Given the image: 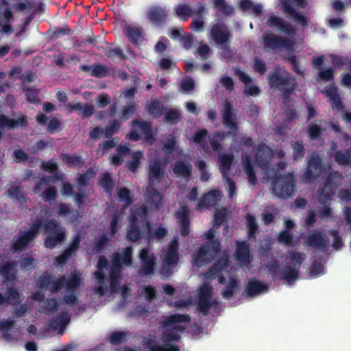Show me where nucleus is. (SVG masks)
<instances>
[{"mask_svg":"<svg viewBox=\"0 0 351 351\" xmlns=\"http://www.w3.org/2000/svg\"><path fill=\"white\" fill-rule=\"evenodd\" d=\"M8 195L12 198L17 199L22 202L25 199V196L21 193L20 186L17 184H13L8 190Z\"/></svg>","mask_w":351,"mask_h":351,"instance_id":"obj_48","label":"nucleus"},{"mask_svg":"<svg viewBox=\"0 0 351 351\" xmlns=\"http://www.w3.org/2000/svg\"><path fill=\"white\" fill-rule=\"evenodd\" d=\"M215 278H218L219 283L225 286L222 291L223 298H228L239 290V282L229 269L226 255H223L219 258L217 263H215L212 269L203 275L204 285L199 289L196 300L197 308L203 313L215 304V300H212V289L209 286L210 281Z\"/></svg>","mask_w":351,"mask_h":351,"instance_id":"obj_2","label":"nucleus"},{"mask_svg":"<svg viewBox=\"0 0 351 351\" xmlns=\"http://www.w3.org/2000/svg\"><path fill=\"white\" fill-rule=\"evenodd\" d=\"M129 147L126 145H119L117 147V154L112 156L111 159V164L113 165H119L123 160L125 154L129 152Z\"/></svg>","mask_w":351,"mask_h":351,"instance_id":"obj_42","label":"nucleus"},{"mask_svg":"<svg viewBox=\"0 0 351 351\" xmlns=\"http://www.w3.org/2000/svg\"><path fill=\"white\" fill-rule=\"evenodd\" d=\"M120 124L118 121H114L105 130L106 137H110L113 135L119 130Z\"/></svg>","mask_w":351,"mask_h":351,"instance_id":"obj_62","label":"nucleus"},{"mask_svg":"<svg viewBox=\"0 0 351 351\" xmlns=\"http://www.w3.org/2000/svg\"><path fill=\"white\" fill-rule=\"evenodd\" d=\"M214 4L218 12L223 14L228 15L232 13V8L228 4L225 0H215Z\"/></svg>","mask_w":351,"mask_h":351,"instance_id":"obj_46","label":"nucleus"},{"mask_svg":"<svg viewBox=\"0 0 351 351\" xmlns=\"http://www.w3.org/2000/svg\"><path fill=\"white\" fill-rule=\"evenodd\" d=\"M241 8L245 11L252 12L256 16H259L263 11V6L258 3H254L250 0H241Z\"/></svg>","mask_w":351,"mask_h":351,"instance_id":"obj_40","label":"nucleus"},{"mask_svg":"<svg viewBox=\"0 0 351 351\" xmlns=\"http://www.w3.org/2000/svg\"><path fill=\"white\" fill-rule=\"evenodd\" d=\"M9 0L0 1V28L3 33L11 32V21L13 19V14L10 10Z\"/></svg>","mask_w":351,"mask_h":351,"instance_id":"obj_22","label":"nucleus"},{"mask_svg":"<svg viewBox=\"0 0 351 351\" xmlns=\"http://www.w3.org/2000/svg\"><path fill=\"white\" fill-rule=\"evenodd\" d=\"M335 159L341 165L351 164V149L347 152H339L336 154Z\"/></svg>","mask_w":351,"mask_h":351,"instance_id":"obj_47","label":"nucleus"},{"mask_svg":"<svg viewBox=\"0 0 351 351\" xmlns=\"http://www.w3.org/2000/svg\"><path fill=\"white\" fill-rule=\"evenodd\" d=\"M0 331L3 333V337L8 341L17 339L19 336V332L16 330L12 321H3L0 322Z\"/></svg>","mask_w":351,"mask_h":351,"instance_id":"obj_30","label":"nucleus"},{"mask_svg":"<svg viewBox=\"0 0 351 351\" xmlns=\"http://www.w3.org/2000/svg\"><path fill=\"white\" fill-rule=\"evenodd\" d=\"M147 16L150 21L158 24L165 20L167 14L161 8H153L149 11Z\"/></svg>","mask_w":351,"mask_h":351,"instance_id":"obj_39","label":"nucleus"},{"mask_svg":"<svg viewBox=\"0 0 351 351\" xmlns=\"http://www.w3.org/2000/svg\"><path fill=\"white\" fill-rule=\"evenodd\" d=\"M80 274L79 272H73L68 277H62L57 279L49 275L45 274L41 276L36 282V287L38 291L33 293L32 300L43 304L41 307L46 312L53 311L56 308H61L62 302L58 303L53 299L44 301V293L49 291L51 293L56 292L59 290H64V302L69 306L76 304L77 298L76 291L80 287L81 282Z\"/></svg>","mask_w":351,"mask_h":351,"instance_id":"obj_1","label":"nucleus"},{"mask_svg":"<svg viewBox=\"0 0 351 351\" xmlns=\"http://www.w3.org/2000/svg\"><path fill=\"white\" fill-rule=\"evenodd\" d=\"M189 210L185 205H180V208L176 213L177 218L179 220L181 228V232L183 236H186L189 232Z\"/></svg>","mask_w":351,"mask_h":351,"instance_id":"obj_31","label":"nucleus"},{"mask_svg":"<svg viewBox=\"0 0 351 351\" xmlns=\"http://www.w3.org/2000/svg\"><path fill=\"white\" fill-rule=\"evenodd\" d=\"M246 224L249 230V237H251L254 235L257 228V225L253 216L250 215L246 216Z\"/></svg>","mask_w":351,"mask_h":351,"instance_id":"obj_56","label":"nucleus"},{"mask_svg":"<svg viewBox=\"0 0 351 351\" xmlns=\"http://www.w3.org/2000/svg\"><path fill=\"white\" fill-rule=\"evenodd\" d=\"M43 169L45 171H49L51 173L54 174V178L51 182H55L56 180L59 179L60 176H58L56 170H57V165L53 162L49 161L43 164Z\"/></svg>","mask_w":351,"mask_h":351,"instance_id":"obj_55","label":"nucleus"},{"mask_svg":"<svg viewBox=\"0 0 351 351\" xmlns=\"http://www.w3.org/2000/svg\"><path fill=\"white\" fill-rule=\"evenodd\" d=\"M101 186L106 191L112 190L113 185L111 177L109 173H104L99 181Z\"/></svg>","mask_w":351,"mask_h":351,"instance_id":"obj_54","label":"nucleus"},{"mask_svg":"<svg viewBox=\"0 0 351 351\" xmlns=\"http://www.w3.org/2000/svg\"><path fill=\"white\" fill-rule=\"evenodd\" d=\"M132 253L131 247L117 253L113 258L110 267L105 258H99L97 271L95 273V280L98 285L93 289L95 297L100 298L108 291L112 293L118 290L121 279V264L130 266Z\"/></svg>","mask_w":351,"mask_h":351,"instance_id":"obj_3","label":"nucleus"},{"mask_svg":"<svg viewBox=\"0 0 351 351\" xmlns=\"http://www.w3.org/2000/svg\"><path fill=\"white\" fill-rule=\"evenodd\" d=\"M80 238L78 235H77L73 239L69 249L66 250L63 254L57 258L56 263L58 265L64 263L71 256V254L77 250L80 244Z\"/></svg>","mask_w":351,"mask_h":351,"instance_id":"obj_38","label":"nucleus"},{"mask_svg":"<svg viewBox=\"0 0 351 351\" xmlns=\"http://www.w3.org/2000/svg\"><path fill=\"white\" fill-rule=\"evenodd\" d=\"M323 93L329 98L331 106L333 109H336L337 110H341L343 108V105L340 97L337 93V88L333 85H330L326 87L324 90Z\"/></svg>","mask_w":351,"mask_h":351,"instance_id":"obj_33","label":"nucleus"},{"mask_svg":"<svg viewBox=\"0 0 351 351\" xmlns=\"http://www.w3.org/2000/svg\"><path fill=\"white\" fill-rule=\"evenodd\" d=\"M43 223L41 220L38 219L32 224L29 230L19 232V235L13 240V250L18 251L25 249L37 235Z\"/></svg>","mask_w":351,"mask_h":351,"instance_id":"obj_16","label":"nucleus"},{"mask_svg":"<svg viewBox=\"0 0 351 351\" xmlns=\"http://www.w3.org/2000/svg\"><path fill=\"white\" fill-rule=\"evenodd\" d=\"M63 160L65 163L71 166H77L82 163V160L79 156L65 155L63 156Z\"/></svg>","mask_w":351,"mask_h":351,"instance_id":"obj_58","label":"nucleus"},{"mask_svg":"<svg viewBox=\"0 0 351 351\" xmlns=\"http://www.w3.org/2000/svg\"><path fill=\"white\" fill-rule=\"evenodd\" d=\"M125 32L128 38L134 43L139 41L142 36L141 30L136 27L132 25H128L125 27Z\"/></svg>","mask_w":351,"mask_h":351,"instance_id":"obj_43","label":"nucleus"},{"mask_svg":"<svg viewBox=\"0 0 351 351\" xmlns=\"http://www.w3.org/2000/svg\"><path fill=\"white\" fill-rule=\"evenodd\" d=\"M178 240L173 239L163 250L161 255L162 260V274L164 276H169L171 274L170 269L173 268L178 263Z\"/></svg>","mask_w":351,"mask_h":351,"instance_id":"obj_13","label":"nucleus"},{"mask_svg":"<svg viewBox=\"0 0 351 351\" xmlns=\"http://www.w3.org/2000/svg\"><path fill=\"white\" fill-rule=\"evenodd\" d=\"M225 136V134L223 132H221L215 133L211 138H209L210 144L214 151L217 152L221 149V146L220 144L219 143V141H223Z\"/></svg>","mask_w":351,"mask_h":351,"instance_id":"obj_51","label":"nucleus"},{"mask_svg":"<svg viewBox=\"0 0 351 351\" xmlns=\"http://www.w3.org/2000/svg\"><path fill=\"white\" fill-rule=\"evenodd\" d=\"M147 210L143 205L132 209L126 234L128 240L136 241L145 237L150 241L155 239L160 240L167 234V229L162 226H151L147 221Z\"/></svg>","mask_w":351,"mask_h":351,"instance_id":"obj_5","label":"nucleus"},{"mask_svg":"<svg viewBox=\"0 0 351 351\" xmlns=\"http://www.w3.org/2000/svg\"><path fill=\"white\" fill-rule=\"evenodd\" d=\"M282 9L295 22L306 25L307 20L305 16L297 12V9L305 8L307 5L306 0H281Z\"/></svg>","mask_w":351,"mask_h":351,"instance_id":"obj_17","label":"nucleus"},{"mask_svg":"<svg viewBox=\"0 0 351 351\" xmlns=\"http://www.w3.org/2000/svg\"><path fill=\"white\" fill-rule=\"evenodd\" d=\"M328 170L322 166L321 160L317 156L312 155L308 160V167L303 176V180L305 182H309L314 178L326 174Z\"/></svg>","mask_w":351,"mask_h":351,"instance_id":"obj_19","label":"nucleus"},{"mask_svg":"<svg viewBox=\"0 0 351 351\" xmlns=\"http://www.w3.org/2000/svg\"><path fill=\"white\" fill-rule=\"evenodd\" d=\"M143 158V154L141 152H136L132 154L131 160L128 162V167L132 171H135L138 168L141 160Z\"/></svg>","mask_w":351,"mask_h":351,"instance_id":"obj_45","label":"nucleus"},{"mask_svg":"<svg viewBox=\"0 0 351 351\" xmlns=\"http://www.w3.org/2000/svg\"><path fill=\"white\" fill-rule=\"evenodd\" d=\"M272 191L276 196L282 198L293 195L295 191L293 174L277 177L272 183Z\"/></svg>","mask_w":351,"mask_h":351,"instance_id":"obj_14","label":"nucleus"},{"mask_svg":"<svg viewBox=\"0 0 351 351\" xmlns=\"http://www.w3.org/2000/svg\"><path fill=\"white\" fill-rule=\"evenodd\" d=\"M267 24L269 27L285 33L289 38H278L273 34H268L264 36V45L269 49H281L291 51L294 49L296 46V42L294 38V28L282 19L277 16H271Z\"/></svg>","mask_w":351,"mask_h":351,"instance_id":"obj_8","label":"nucleus"},{"mask_svg":"<svg viewBox=\"0 0 351 351\" xmlns=\"http://www.w3.org/2000/svg\"><path fill=\"white\" fill-rule=\"evenodd\" d=\"M149 112L154 117H159L162 114V108L157 100H152L148 107Z\"/></svg>","mask_w":351,"mask_h":351,"instance_id":"obj_52","label":"nucleus"},{"mask_svg":"<svg viewBox=\"0 0 351 351\" xmlns=\"http://www.w3.org/2000/svg\"><path fill=\"white\" fill-rule=\"evenodd\" d=\"M181 90L184 92H189L193 90L194 87V82L192 79H184L180 84Z\"/></svg>","mask_w":351,"mask_h":351,"instance_id":"obj_64","label":"nucleus"},{"mask_svg":"<svg viewBox=\"0 0 351 351\" xmlns=\"http://www.w3.org/2000/svg\"><path fill=\"white\" fill-rule=\"evenodd\" d=\"M286 117L287 119L276 129V132L279 134H282L287 132L286 129L289 125L290 121L295 117V113L293 110H289L286 112Z\"/></svg>","mask_w":351,"mask_h":351,"instance_id":"obj_49","label":"nucleus"},{"mask_svg":"<svg viewBox=\"0 0 351 351\" xmlns=\"http://www.w3.org/2000/svg\"><path fill=\"white\" fill-rule=\"evenodd\" d=\"M12 4V8L16 11L26 12L32 8V3L28 0H17Z\"/></svg>","mask_w":351,"mask_h":351,"instance_id":"obj_53","label":"nucleus"},{"mask_svg":"<svg viewBox=\"0 0 351 351\" xmlns=\"http://www.w3.org/2000/svg\"><path fill=\"white\" fill-rule=\"evenodd\" d=\"M304 258V254L295 252H290L287 256V265L282 272V278L289 285L298 278L299 269Z\"/></svg>","mask_w":351,"mask_h":351,"instance_id":"obj_12","label":"nucleus"},{"mask_svg":"<svg viewBox=\"0 0 351 351\" xmlns=\"http://www.w3.org/2000/svg\"><path fill=\"white\" fill-rule=\"evenodd\" d=\"M56 195V190L53 187H47L43 191L42 197L45 201L53 199Z\"/></svg>","mask_w":351,"mask_h":351,"instance_id":"obj_61","label":"nucleus"},{"mask_svg":"<svg viewBox=\"0 0 351 351\" xmlns=\"http://www.w3.org/2000/svg\"><path fill=\"white\" fill-rule=\"evenodd\" d=\"M126 339V334L123 332L112 333L110 337V341L113 344H118Z\"/></svg>","mask_w":351,"mask_h":351,"instance_id":"obj_57","label":"nucleus"},{"mask_svg":"<svg viewBox=\"0 0 351 351\" xmlns=\"http://www.w3.org/2000/svg\"><path fill=\"white\" fill-rule=\"evenodd\" d=\"M210 37L218 45H225L229 40L230 35L226 27L222 23H217L213 25L210 29Z\"/></svg>","mask_w":351,"mask_h":351,"instance_id":"obj_24","label":"nucleus"},{"mask_svg":"<svg viewBox=\"0 0 351 351\" xmlns=\"http://www.w3.org/2000/svg\"><path fill=\"white\" fill-rule=\"evenodd\" d=\"M221 197V193L218 190H212L205 194L196 206V210H202L214 206Z\"/></svg>","mask_w":351,"mask_h":351,"instance_id":"obj_25","label":"nucleus"},{"mask_svg":"<svg viewBox=\"0 0 351 351\" xmlns=\"http://www.w3.org/2000/svg\"><path fill=\"white\" fill-rule=\"evenodd\" d=\"M141 136H144L145 142L152 144L154 138L152 134V128L149 123L136 121L133 123V130L127 136L131 141H138Z\"/></svg>","mask_w":351,"mask_h":351,"instance_id":"obj_20","label":"nucleus"},{"mask_svg":"<svg viewBox=\"0 0 351 351\" xmlns=\"http://www.w3.org/2000/svg\"><path fill=\"white\" fill-rule=\"evenodd\" d=\"M27 124V117L21 116L17 120L9 119L4 115H0V128H14L24 126Z\"/></svg>","mask_w":351,"mask_h":351,"instance_id":"obj_36","label":"nucleus"},{"mask_svg":"<svg viewBox=\"0 0 351 351\" xmlns=\"http://www.w3.org/2000/svg\"><path fill=\"white\" fill-rule=\"evenodd\" d=\"M123 219V215L121 213H119V214H116L113 216L112 219L110 223V230L109 232L108 233V235L112 237L119 229L121 227V221Z\"/></svg>","mask_w":351,"mask_h":351,"instance_id":"obj_44","label":"nucleus"},{"mask_svg":"<svg viewBox=\"0 0 351 351\" xmlns=\"http://www.w3.org/2000/svg\"><path fill=\"white\" fill-rule=\"evenodd\" d=\"M226 215L227 210L226 209L216 211L213 228L204 234V239L207 240L205 245L193 254L192 264L194 268H200L211 259L219 256L220 245L218 240L215 239L214 228L222 223Z\"/></svg>","mask_w":351,"mask_h":351,"instance_id":"obj_6","label":"nucleus"},{"mask_svg":"<svg viewBox=\"0 0 351 351\" xmlns=\"http://www.w3.org/2000/svg\"><path fill=\"white\" fill-rule=\"evenodd\" d=\"M44 227L47 234L45 241V245L47 247L53 248L64 241L65 238V231L64 228L58 226V223L56 221L51 220L45 222Z\"/></svg>","mask_w":351,"mask_h":351,"instance_id":"obj_15","label":"nucleus"},{"mask_svg":"<svg viewBox=\"0 0 351 351\" xmlns=\"http://www.w3.org/2000/svg\"><path fill=\"white\" fill-rule=\"evenodd\" d=\"M342 180L341 176L337 172L330 173L326 180L324 188L319 191V198L321 204H323V210H319V215L324 218L330 214V210L326 204L331 199L337 184H340Z\"/></svg>","mask_w":351,"mask_h":351,"instance_id":"obj_11","label":"nucleus"},{"mask_svg":"<svg viewBox=\"0 0 351 351\" xmlns=\"http://www.w3.org/2000/svg\"><path fill=\"white\" fill-rule=\"evenodd\" d=\"M70 321V317L68 313H62L60 317H57L52 320L50 324V328L61 334L64 332L66 326Z\"/></svg>","mask_w":351,"mask_h":351,"instance_id":"obj_35","label":"nucleus"},{"mask_svg":"<svg viewBox=\"0 0 351 351\" xmlns=\"http://www.w3.org/2000/svg\"><path fill=\"white\" fill-rule=\"evenodd\" d=\"M205 8L203 5H198L194 10H193L188 5L180 4L176 8V13L178 17L182 20H186L193 12L201 15L204 13Z\"/></svg>","mask_w":351,"mask_h":351,"instance_id":"obj_32","label":"nucleus"},{"mask_svg":"<svg viewBox=\"0 0 351 351\" xmlns=\"http://www.w3.org/2000/svg\"><path fill=\"white\" fill-rule=\"evenodd\" d=\"M197 53L202 59L204 60L210 56L211 51L210 47L208 45H202L197 49Z\"/></svg>","mask_w":351,"mask_h":351,"instance_id":"obj_60","label":"nucleus"},{"mask_svg":"<svg viewBox=\"0 0 351 351\" xmlns=\"http://www.w3.org/2000/svg\"><path fill=\"white\" fill-rule=\"evenodd\" d=\"M15 265L12 263L5 264L0 270V276L3 278L6 284L5 296L0 293V310L4 308L6 304H16L20 301L19 292L9 285V282L15 279Z\"/></svg>","mask_w":351,"mask_h":351,"instance_id":"obj_10","label":"nucleus"},{"mask_svg":"<svg viewBox=\"0 0 351 351\" xmlns=\"http://www.w3.org/2000/svg\"><path fill=\"white\" fill-rule=\"evenodd\" d=\"M207 138V131L206 130H201L195 134L192 140L193 142L199 144L205 152H208L209 147L206 143Z\"/></svg>","mask_w":351,"mask_h":351,"instance_id":"obj_41","label":"nucleus"},{"mask_svg":"<svg viewBox=\"0 0 351 351\" xmlns=\"http://www.w3.org/2000/svg\"><path fill=\"white\" fill-rule=\"evenodd\" d=\"M305 243L313 247L323 248L326 246L328 241L321 232L313 230L306 238Z\"/></svg>","mask_w":351,"mask_h":351,"instance_id":"obj_29","label":"nucleus"},{"mask_svg":"<svg viewBox=\"0 0 351 351\" xmlns=\"http://www.w3.org/2000/svg\"><path fill=\"white\" fill-rule=\"evenodd\" d=\"M308 133L311 139L316 138L321 134L322 128L317 124L312 123L308 127Z\"/></svg>","mask_w":351,"mask_h":351,"instance_id":"obj_59","label":"nucleus"},{"mask_svg":"<svg viewBox=\"0 0 351 351\" xmlns=\"http://www.w3.org/2000/svg\"><path fill=\"white\" fill-rule=\"evenodd\" d=\"M189 321V317L186 315L177 314L164 317L159 328L160 341L149 338L145 342L149 351H179L174 342L179 340L180 333Z\"/></svg>","mask_w":351,"mask_h":351,"instance_id":"obj_4","label":"nucleus"},{"mask_svg":"<svg viewBox=\"0 0 351 351\" xmlns=\"http://www.w3.org/2000/svg\"><path fill=\"white\" fill-rule=\"evenodd\" d=\"M235 258L242 266H247L251 261L249 248L245 242H237Z\"/></svg>","mask_w":351,"mask_h":351,"instance_id":"obj_28","label":"nucleus"},{"mask_svg":"<svg viewBox=\"0 0 351 351\" xmlns=\"http://www.w3.org/2000/svg\"><path fill=\"white\" fill-rule=\"evenodd\" d=\"M222 117L225 126L231 129L233 132H236L237 130V119L228 102H226L223 105Z\"/></svg>","mask_w":351,"mask_h":351,"instance_id":"obj_26","label":"nucleus"},{"mask_svg":"<svg viewBox=\"0 0 351 351\" xmlns=\"http://www.w3.org/2000/svg\"><path fill=\"white\" fill-rule=\"evenodd\" d=\"M269 84L271 88H278L289 93L293 89L295 80L286 71L280 69L276 73L269 75Z\"/></svg>","mask_w":351,"mask_h":351,"instance_id":"obj_18","label":"nucleus"},{"mask_svg":"<svg viewBox=\"0 0 351 351\" xmlns=\"http://www.w3.org/2000/svg\"><path fill=\"white\" fill-rule=\"evenodd\" d=\"M166 162H158L152 158L149 165V184L145 193V199L150 208H158L162 199V195L157 191L154 186L161 189V183L164 178V167Z\"/></svg>","mask_w":351,"mask_h":351,"instance_id":"obj_9","label":"nucleus"},{"mask_svg":"<svg viewBox=\"0 0 351 351\" xmlns=\"http://www.w3.org/2000/svg\"><path fill=\"white\" fill-rule=\"evenodd\" d=\"M118 199L120 202H123L126 206L130 205L132 200L130 197V191L125 187H122L117 191Z\"/></svg>","mask_w":351,"mask_h":351,"instance_id":"obj_50","label":"nucleus"},{"mask_svg":"<svg viewBox=\"0 0 351 351\" xmlns=\"http://www.w3.org/2000/svg\"><path fill=\"white\" fill-rule=\"evenodd\" d=\"M191 169L192 166L189 164V162H183L182 160H180L176 163L174 167L173 168V171L178 176L187 178L190 176Z\"/></svg>","mask_w":351,"mask_h":351,"instance_id":"obj_37","label":"nucleus"},{"mask_svg":"<svg viewBox=\"0 0 351 351\" xmlns=\"http://www.w3.org/2000/svg\"><path fill=\"white\" fill-rule=\"evenodd\" d=\"M234 74L245 84L244 93L247 95L256 96L259 94V88L254 85H250L251 78L239 69H234Z\"/></svg>","mask_w":351,"mask_h":351,"instance_id":"obj_27","label":"nucleus"},{"mask_svg":"<svg viewBox=\"0 0 351 351\" xmlns=\"http://www.w3.org/2000/svg\"><path fill=\"white\" fill-rule=\"evenodd\" d=\"M276 155L278 158H282L284 156V153L282 151H280L274 154L268 147L262 145H259L256 149V158L254 161L252 158H250L247 155L242 156L244 171L246 173L248 181L251 184H255L256 182L252 169V162L255 166L257 165L265 171L268 178H273L274 175L276 176V171H274V169L271 171L268 170L267 167L269 163V160L271 159V156L274 158Z\"/></svg>","mask_w":351,"mask_h":351,"instance_id":"obj_7","label":"nucleus"},{"mask_svg":"<svg viewBox=\"0 0 351 351\" xmlns=\"http://www.w3.org/2000/svg\"><path fill=\"white\" fill-rule=\"evenodd\" d=\"M232 162V156L228 154L219 156V164L220 167V170L223 174V178H226V179L229 190V197L231 198L234 195L236 190L235 184L228 177H227L228 171L230 169Z\"/></svg>","mask_w":351,"mask_h":351,"instance_id":"obj_23","label":"nucleus"},{"mask_svg":"<svg viewBox=\"0 0 351 351\" xmlns=\"http://www.w3.org/2000/svg\"><path fill=\"white\" fill-rule=\"evenodd\" d=\"M267 286L256 280H251L248 282L245 289L247 295L250 297L256 296L267 291Z\"/></svg>","mask_w":351,"mask_h":351,"instance_id":"obj_34","label":"nucleus"},{"mask_svg":"<svg viewBox=\"0 0 351 351\" xmlns=\"http://www.w3.org/2000/svg\"><path fill=\"white\" fill-rule=\"evenodd\" d=\"M204 25V22L201 16L193 19L191 23V27L194 31L202 32Z\"/></svg>","mask_w":351,"mask_h":351,"instance_id":"obj_63","label":"nucleus"},{"mask_svg":"<svg viewBox=\"0 0 351 351\" xmlns=\"http://www.w3.org/2000/svg\"><path fill=\"white\" fill-rule=\"evenodd\" d=\"M141 269L139 274L141 276L152 274L155 267L156 256L149 248H144L140 252Z\"/></svg>","mask_w":351,"mask_h":351,"instance_id":"obj_21","label":"nucleus"}]
</instances>
